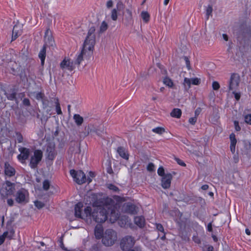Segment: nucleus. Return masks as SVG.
Returning <instances> with one entry per match:
<instances>
[{"mask_svg": "<svg viewBox=\"0 0 251 251\" xmlns=\"http://www.w3.org/2000/svg\"><path fill=\"white\" fill-rule=\"evenodd\" d=\"M8 235V231L4 232L3 234L0 236V245L2 244L4 241L6 236Z\"/></svg>", "mask_w": 251, "mask_h": 251, "instance_id": "40", "label": "nucleus"}, {"mask_svg": "<svg viewBox=\"0 0 251 251\" xmlns=\"http://www.w3.org/2000/svg\"><path fill=\"white\" fill-rule=\"evenodd\" d=\"M16 171L9 163L6 162L4 164V174L6 176L10 177L15 176Z\"/></svg>", "mask_w": 251, "mask_h": 251, "instance_id": "15", "label": "nucleus"}, {"mask_svg": "<svg viewBox=\"0 0 251 251\" xmlns=\"http://www.w3.org/2000/svg\"><path fill=\"white\" fill-rule=\"evenodd\" d=\"M16 184L5 180L0 186V196L1 200H5L14 195L16 191Z\"/></svg>", "mask_w": 251, "mask_h": 251, "instance_id": "3", "label": "nucleus"}, {"mask_svg": "<svg viewBox=\"0 0 251 251\" xmlns=\"http://www.w3.org/2000/svg\"><path fill=\"white\" fill-rule=\"evenodd\" d=\"M18 26L15 25L13 29L12 41L16 40L18 37L21 34V31L18 29Z\"/></svg>", "mask_w": 251, "mask_h": 251, "instance_id": "22", "label": "nucleus"}, {"mask_svg": "<svg viewBox=\"0 0 251 251\" xmlns=\"http://www.w3.org/2000/svg\"><path fill=\"white\" fill-rule=\"evenodd\" d=\"M94 232L96 238H102V236L104 233L102 226L100 225H98L96 226Z\"/></svg>", "mask_w": 251, "mask_h": 251, "instance_id": "17", "label": "nucleus"}, {"mask_svg": "<svg viewBox=\"0 0 251 251\" xmlns=\"http://www.w3.org/2000/svg\"><path fill=\"white\" fill-rule=\"evenodd\" d=\"M17 141L18 143H22L23 141V137L22 135L18 132L16 133Z\"/></svg>", "mask_w": 251, "mask_h": 251, "instance_id": "41", "label": "nucleus"}, {"mask_svg": "<svg viewBox=\"0 0 251 251\" xmlns=\"http://www.w3.org/2000/svg\"><path fill=\"white\" fill-rule=\"evenodd\" d=\"M46 55V45H44L41 50L40 51L38 56L41 61V64L43 65L44 64L45 59Z\"/></svg>", "mask_w": 251, "mask_h": 251, "instance_id": "19", "label": "nucleus"}, {"mask_svg": "<svg viewBox=\"0 0 251 251\" xmlns=\"http://www.w3.org/2000/svg\"><path fill=\"white\" fill-rule=\"evenodd\" d=\"M96 28L91 26L88 30L87 35L83 43L80 52L76 55L75 64L77 66L84 61H87L92 56L93 52L94 45L96 43Z\"/></svg>", "mask_w": 251, "mask_h": 251, "instance_id": "2", "label": "nucleus"}, {"mask_svg": "<svg viewBox=\"0 0 251 251\" xmlns=\"http://www.w3.org/2000/svg\"><path fill=\"white\" fill-rule=\"evenodd\" d=\"M154 165L152 163H150L147 166V170L150 172H152L154 170Z\"/></svg>", "mask_w": 251, "mask_h": 251, "instance_id": "49", "label": "nucleus"}, {"mask_svg": "<svg viewBox=\"0 0 251 251\" xmlns=\"http://www.w3.org/2000/svg\"><path fill=\"white\" fill-rule=\"evenodd\" d=\"M45 97L44 94L42 92H38L35 94V98L37 100H43Z\"/></svg>", "mask_w": 251, "mask_h": 251, "instance_id": "37", "label": "nucleus"}, {"mask_svg": "<svg viewBox=\"0 0 251 251\" xmlns=\"http://www.w3.org/2000/svg\"><path fill=\"white\" fill-rule=\"evenodd\" d=\"M170 115L172 117L179 118L181 115V110L178 108H174Z\"/></svg>", "mask_w": 251, "mask_h": 251, "instance_id": "24", "label": "nucleus"}, {"mask_svg": "<svg viewBox=\"0 0 251 251\" xmlns=\"http://www.w3.org/2000/svg\"><path fill=\"white\" fill-rule=\"evenodd\" d=\"M51 101L53 102L55 104V106L56 107V111L58 115H61L62 114L60 103L59 102V100L57 98H51Z\"/></svg>", "mask_w": 251, "mask_h": 251, "instance_id": "20", "label": "nucleus"}, {"mask_svg": "<svg viewBox=\"0 0 251 251\" xmlns=\"http://www.w3.org/2000/svg\"><path fill=\"white\" fill-rule=\"evenodd\" d=\"M245 121L246 123L251 125V114H248L245 116Z\"/></svg>", "mask_w": 251, "mask_h": 251, "instance_id": "45", "label": "nucleus"}, {"mask_svg": "<svg viewBox=\"0 0 251 251\" xmlns=\"http://www.w3.org/2000/svg\"><path fill=\"white\" fill-rule=\"evenodd\" d=\"M107 8L109 9L111 8L113 5V2L112 0H109L107 1L106 4Z\"/></svg>", "mask_w": 251, "mask_h": 251, "instance_id": "52", "label": "nucleus"}, {"mask_svg": "<svg viewBox=\"0 0 251 251\" xmlns=\"http://www.w3.org/2000/svg\"><path fill=\"white\" fill-rule=\"evenodd\" d=\"M207 230L209 232H211L212 231V226L211 223H210L208 224Z\"/></svg>", "mask_w": 251, "mask_h": 251, "instance_id": "61", "label": "nucleus"}, {"mask_svg": "<svg viewBox=\"0 0 251 251\" xmlns=\"http://www.w3.org/2000/svg\"><path fill=\"white\" fill-rule=\"evenodd\" d=\"M75 123L77 126H81L83 122V118L80 115L75 114L73 116Z\"/></svg>", "mask_w": 251, "mask_h": 251, "instance_id": "21", "label": "nucleus"}, {"mask_svg": "<svg viewBox=\"0 0 251 251\" xmlns=\"http://www.w3.org/2000/svg\"><path fill=\"white\" fill-rule=\"evenodd\" d=\"M117 152L119 155L123 159L128 160L129 158V154L128 151L125 148L122 147H119L117 148Z\"/></svg>", "mask_w": 251, "mask_h": 251, "instance_id": "16", "label": "nucleus"}, {"mask_svg": "<svg viewBox=\"0 0 251 251\" xmlns=\"http://www.w3.org/2000/svg\"><path fill=\"white\" fill-rule=\"evenodd\" d=\"M42 152L40 150H35L34 155L31 157L29 165L32 169L35 168L42 158Z\"/></svg>", "mask_w": 251, "mask_h": 251, "instance_id": "8", "label": "nucleus"}, {"mask_svg": "<svg viewBox=\"0 0 251 251\" xmlns=\"http://www.w3.org/2000/svg\"><path fill=\"white\" fill-rule=\"evenodd\" d=\"M212 88L214 90H218L220 88V84L217 81H214L212 83Z\"/></svg>", "mask_w": 251, "mask_h": 251, "instance_id": "46", "label": "nucleus"}, {"mask_svg": "<svg viewBox=\"0 0 251 251\" xmlns=\"http://www.w3.org/2000/svg\"><path fill=\"white\" fill-rule=\"evenodd\" d=\"M50 151H49V149H47V152H48V157L50 160H53L55 157V153L52 149L50 148Z\"/></svg>", "mask_w": 251, "mask_h": 251, "instance_id": "32", "label": "nucleus"}, {"mask_svg": "<svg viewBox=\"0 0 251 251\" xmlns=\"http://www.w3.org/2000/svg\"><path fill=\"white\" fill-rule=\"evenodd\" d=\"M191 83V79L188 78H184L183 85L186 90H188L190 88Z\"/></svg>", "mask_w": 251, "mask_h": 251, "instance_id": "28", "label": "nucleus"}, {"mask_svg": "<svg viewBox=\"0 0 251 251\" xmlns=\"http://www.w3.org/2000/svg\"><path fill=\"white\" fill-rule=\"evenodd\" d=\"M156 228L157 229L161 232L162 233H164V228L163 227V226H162V225L160 224H157L156 225Z\"/></svg>", "mask_w": 251, "mask_h": 251, "instance_id": "50", "label": "nucleus"}, {"mask_svg": "<svg viewBox=\"0 0 251 251\" xmlns=\"http://www.w3.org/2000/svg\"><path fill=\"white\" fill-rule=\"evenodd\" d=\"M240 77L237 74H232L229 83V90L236 91L239 86Z\"/></svg>", "mask_w": 251, "mask_h": 251, "instance_id": "10", "label": "nucleus"}, {"mask_svg": "<svg viewBox=\"0 0 251 251\" xmlns=\"http://www.w3.org/2000/svg\"><path fill=\"white\" fill-rule=\"evenodd\" d=\"M236 144H233V143H230V148L231 151L233 153H234L235 152V146H236Z\"/></svg>", "mask_w": 251, "mask_h": 251, "instance_id": "57", "label": "nucleus"}, {"mask_svg": "<svg viewBox=\"0 0 251 251\" xmlns=\"http://www.w3.org/2000/svg\"><path fill=\"white\" fill-rule=\"evenodd\" d=\"M27 193L24 189L18 190L15 195V201L18 203H25L27 202Z\"/></svg>", "mask_w": 251, "mask_h": 251, "instance_id": "9", "label": "nucleus"}, {"mask_svg": "<svg viewBox=\"0 0 251 251\" xmlns=\"http://www.w3.org/2000/svg\"><path fill=\"white\" fill-rule=\"evenodd\" d=\"M107 187L113 192H118L119 191V189L116 186L112 184H107Z\"/></svg>", "mask_w": 251, "mask_h": 251, "instance_id": "36", "label": "nucleus"}, {"mask_svg": "<svg viewBox=\"0 0 251 251\" xmlns=\"http://www.w3.org/2000/svg\"><path fill=\"white\" fill-rule=\"evenodd\" d=\"M197 121V118L196 117H191L189 119V123L192 125H194Z\"/></svg>", "mask_w": 251, "mask_h": 251, "instance_id": "48", "label": "nucleus"}, {"mask_svg": "<svg viewBox=\"0 0 251 251\" xmlns=\"http://www.w3.org/2000/svg\"><path fill=\"white\" fill-rule=\"evenodd\" d=\"M117 240L116 231L112 229H108L104 232L102 239L103 245L109 247L112 246Z\"/></svg>", "mask_w": 251, "mask_h": 251, "instance_id": "4", "label": "nucleus"}, {"mask_svg": "<svg viewBox=\"0 0 251 251\" xmlns=\"http://www.w3.org/2000/svg\"><path fill=\"white\" fill-rule=\"evenodd\" d=\"M157 174L159 176H165V171L164 169L162 166H160L157 170Z\"/></svg>", "mask_w": 251, "mask_h": 251, "instance_id": "39", "label": "nucleus"}, {"mask_svg": "<svg viewBox=\"0 0 251 251\" xmlns=\"http://www.w3.org/2000/svg\"><path fill=\"white\" fill-rule=\"evenodd\" d=\"M135 240L134 238L129 235L123 237L120 241V247L123 251H125L132 248L135 244Z\"/></svg>", "mask_w": 251, "mask_h": 251, "instance_id": "6", "label": "nucleus"}, {"mask_svg": "<svg viewBox=\"0 0 251 251\" xmlns=\"http://www.w3.org/2000/svg\"><path fill=\"white\" fill-rule=\"evenodd\" d=\"M85 129L87 130L88 134L89 133H97V130L95 128L94 126L92 125H89L87 127H85Z\"/></svg>", "mask_w": 251, "mask_h": 251, "instance_id": "29", "label": "nucleus"}, {"mask_svg": "<svg viewBox=\"0 0 251 251\" xmlns=\"http://www.w3.org/2000/svg\"><path fill=\"white\" fill-rule=\"evenodd\" d=\"M123 208L125 212L130 214H135L138 212V207L130 202L125 203Z\"/></svg>", "mask_w": 251, "mask_h": 251, "instance_id": "11", "label": "nucleus"}, {"mask_svg": "<svg viewBox=\"0 0 251 251\" xmlns=\"http://www.w3.org/2000/svg\"><path fill=\"white\" fill-rule=\"evenodd\" d=\"M152 131L159 134H162L165 132V129L161 127H157L153 128Z\"/></svg>", "mask_w": 251, "mask_h": 251, "instance_id": "35", "label": "nucleus"}, {"mask_svg": "<svg viewBox=\"0 0 251 251\" xmlns=\"http://www.w3.org/2000/svg\"><path fill=\"white\" fill-rule=\"evenodd\" d=\"M140 16L145 23H147L149 22L150 19V15L147 11H142Z\"/></svg>", "mask_w": 251, "mask_h": 251, "instance_id": "23", "label": "nucleus"}, {"mask_svg": "<svg viewBox=\"0 0 251 251\" xmlns=\"http://www.w3.org/2000/svg\"><path fill=\"white\" fill-rule=\"evenodd\" d=\"M163 83L166 85L168 86L169 87H172L174 83L172 80L169 77H165L163 79Z\"/></svg>", "mask_w": 251, "mask_h": 251, "instance_id": "30", "label": "nucleus"}, {"mask_svg": "<svg viewBox=\"0 0 251 251\" xmlns=\"http://www.w3.org/2000/svg\"><path fill=\"white\" fill-rule=\"evenodd\" d=\"M191 83L193 85H199L200 83V79L197 77L191 79Z\"/></svg>", "mask_w": 251, "mask_h": 251, "instance_id": "43", "label": "nucleus"}, {"mask_svg": "<svg viewBox=\"0 0 251 251\" xmlns=\"http://www.w3.org/2000/svg\"><path fill=\"white\" fill-rule=\"evenodd\" d=\"M108 24L105 21H103L100 26L99 32L100 34L104 32L108 28Z\"/></svg>", "mask_w": 251, "mask_h": 251, "instance_id": "26", "label": "nucleus"}, {"mask_svg": "<svg viewBox=\"0 0 251 251\" xmlns=\"http://www.w3.org/2000/svg\"><path fill=\"white\" fill-rule=\"evenodd\" d=\"M176 160L177 162L178 163V164H179L180 165H181L182 166H185V164L180 159L177 158V159H176Z\"/></svg>", "mask_w": 251, "mask_h": 251, "instance_id": "60", "label": "nucleus"}, {"mask_svg": "<svg viewBox=\"0 0 251 251\" xmlns=\"http://www.w3.org/2000/svg\"><path fill=\"white\" fill-rule=\"evenodd\" d=\"M111 18L113 21H116L118 19V11L115 8L111 12Z\"/></svg>", "mask_w": 251, "mask_h": 251, "instance_id": "31", "label": "nucleus"}, {"mask_svg": "<svg viewBox=\"0 0 251 251\" xmlns=\"http://www.w3.org/2000/svg\"><path fill=\"white\" fill-rule=\"evenodd\" d=\"M236 91H232V93L234 94V97L237 100H238L240 98V94L235 93Z\"/></svg>", "mask_w": 251, "mask_h": 251, "instance_id": "59", "label": "nucleus"}, {"mask_svg": "<svg viewBox=\"0 0 251 251\" xmlns=\"http://www.w3.org/2000/svg\"><path fill=\"white\" fill-rule=\"evenodd\" d=\"M108 204H104L101 206L98 201H95L94 203L93 209L87 206L84 210V212L81 213V208L83 204L78 202L75 207V214L76 217L85 219L88 217H92L97 223H101L104 222L107 219L108 215L111 223H114L119 217V214L117 209L116 206L114 201L110 199Z\"/></svg>", "mask_w": 251, "mask_h": 251, "instance_id": "1", "label": "nucleus"}, {"mask_svg": "<svg viewBox=\"0 0 251 251\" xmlns=\"http://www.w3.org/2000/svg\"><path fill=\"white\" fill-rule=\"evenodd\" d=\"M172 178V175L170 173L166 174L162 177L161 185L164 189H168L170 188Z\"/></svg>", "mask_w": 251, "mask_h": 251, "instance_id": "12", "label": "nucleus"}, {"mask_svg": "<svg viewBox=\"0 0 251 251\" xmlns=\"http://www.w3.org/2000/svg\"><path fill=\"white\" fill-rule=\"evenodd\" d=\"M135 224L140 227H143L145 224V220L143 216H137L134 218Z\"/></svg>", "mask_w": 251, "mask_h": 251, "instance_id": "18", "label": "nucleus"}, {"mask_svg": "<svg viewBox=\"0 0 251 251\" xmlns=\"http://www.w3.org/2000/svg\"><path fill=\"white\" fill-rule=\"evenodd\" d=\"M201 111V109L200 107H198L196 109V110L195 111V117H196L197 118L198 116L200 115Z\"/></svg>", "mask_w": 251, "mask_h": 251, "instance_id": "54", "label": "nucleus"}, {"mask_svg": "<svg viewBox=\"0 0 251 251\" xmlns=\"http://www.w3.org/2000/svg\"><path fill=\"white\" fill-rule=\"evenodd\" d=\"M42 101L43 105V108L44 109H47V113H49L50 111V108L52 107L50 105V101L48 100L45 99H44ZM50 102H52L50 101Z\"/></svg>", "mask_w": 251, "mask_h": 251, "instance_id": "25", "label": "nucleus"}, {"mask_svg": "<svg viewBox=\"0 0 251 251\" xmlns=\"http://www.w3.org/2000/svg\"><path fill=\"white\" fill-rule=\"evenodd\" d=\"M126 12H127V14H128V18L129 20H131L132 18V12L130 10H129V9H126Z\"/></svg>", "mask_w": 251, "mask_h": 251, "instance_id": "55", "label": "nucleus"}, {"mask_svg": "<svg viewBox=\"0 0 251 251\" xmlns=\"http://www.w3.org/2000/svg\"><path fill=\"white\" fill-rule=\"evenodd\" d=\"M14 232L13 231H10L8 232V235L6 236V238H8L9 239H11L14 235Z\"/></svg>", "mask_w": 251, "mask_h": 251, "instance_id": "56", "label": "nucleus"}, {"mask_svg": "<svg viewBox=\"0 0 251 251\" xmlns=\"http://www.w3.org/2000/svg\"><path fill=\"white\" fill-rule=\"evenodd\" d=\"M7 202L9 206H12L14 204V201L12 199H7Z\"/></svg>", "mask_w": 251, "mask_h": 251, "instance_id": "58", "label": "nucleus"}, {"mask_svg": "<svg viewBox=\"0 0 251 251\" xmlns=\"http://www.w3.org/2000/svg\"><path fill=\"white\" fill-rule=\"evenodd\" d=\"M234 125L235 126V130L237 131H240L241 129V128L239 125V123L238 121H235L234 122Z\"/></svg>", "mask_w": 251, "mask_h": 251, "instance_id": "53", "label": "nucleus"}, {"mask_svg": "<svg viewBox=\"0 0 251 251\" xmlns=\"http://www.w3.org/2000/svg\"><path fill=\"white\" fill-rule=\"evenodd\" d=\"M230 140V143L236 144L237 141L235 138V135L234 133H231L229 136Z\"/></svg>", "mask_w": 251, "mask_h": 251, "instance_id": "44", "label": "nucleus"}, {"mask_svg": "<svg viewBox=\"0 0 251 251\" xmlns=\"http://www.w3.org/2000/svg\"><path fill=\"white\" fill-rule=\"evenodd\" d=\"M95 175L94 172H89V176L88 177H89L90 178H93L95 177Z\"/></svg>", "mask_w": 251, "mask_h": 251, "instance_id": "63", "label": "nucleus"}, {"mask_svg": "<svg viewBox=\"0 0 251 251\" xmlns=\"http://www.w3.org/2000/svg\"><path fill=\"white\" fill-rule=\"evenodd\" d=\"M75 61L73 62L68 57H65L60 64V67L63 71H72L75 68Z\"/></svg>", "mask_w": 251, "mask_h": 251, "instance_id": "7", "label": "nucleus"}, {"mask_svg": "<svg viewBox=\"0 0 251 251\" xmlns=\"http://www.w3.org/2000/svg\"><path fill=\"white\" fill-rule=\"evenodd\" d=\"M23 103L24 105L29 106L30 105V102L29 99L25 98L23 100Z\"/></svg>", "mask_w": 251, "mask_h": 251, "instance_id": "51", "label": "nucleus"}, {"mask_svg": "<svg viewBox=\"0 0 251 251\" xmlns=\"http://www.w3.org/2000/svg\"><path fill=\"white\" fill-rule=\"evenodd\" d=\"M50 183L49 180L46 179L43 182V188L44 190L47 191L50 188Z\"/></svg>", "mask_w": 251, "mask_h": 251, "instance_id": "33", "label": "nucleus"}, {"mask_svg": "<svg viewBox=\"0 0 251 251\" xmlns=\"http://www.w3.org/2000/svg\"><path fill=\"white\" fill-rule=\"evenodd\" d=\"M213 11V8L211 5H209L206 9V19L208 20L210 16L211 15Z\"/></svg>", "mask_w": 251, "mask_h": 251, "instance_id": "34", "label": "nucleus"}, {"mask_svg": "<svg viewBox=\"0 0 251 251\" xmlns=\"http://www.w3.org/2000/svg\"><path fill=\"white\" fill-rule=\"evenodd\" d=\"M44 40L46 46L48 45L49 46L53 47L55 45L54 40L49 28H47L46 30Z\"/></svg>", "mask_w": 251, "mask_h": 251, "instance_id": "13", "label": "nucleus"}, {"mask_svg": "<svg viewBox=\"0 0 251 251\" xmlns=\"http://www.w3.org/2000/svg\"><path fill=\"white\" fill-rule=\"evenodd\" d=\"M106 171L108 173L111 174L113 173V171L112 169V168L110 166H109L108 167H107Z\"/></svg>", "mask_w": 251, "mask_h": 251, "instance_id": "62", "label": "nucleus"}, {"mask_svg": "<svg viewBox=\"0 0 251 251\" xmlns=\"http://www.w3.org/2000/svg\"><path fill=\"white\" fill-rule=\"evenodd\" d=\"M184 60L186 63V67L188 70L191 69L190 63L189 58L187 56L184 57Z\"/></svg>", "mask_w": 251, "mask_h": 251, "instance_id": "47", "label": "nucleus"}, {"mask_svg": "<svg viewBox=\"0 0 251 251\" xmlns=\"http://www.w3.org/2000/svg\"><path fill=\"white\" fill-rule=\"evenodd\" d=\"M16 93L15 92H13L7 95V98L8 100H15L16 99Z\"/></svg>", "mask_w": 251, "mask_h": 251, "instance_id": "42", "label": "nucleus"}, {"mask_svg": "<svg viewBox=\"0 0 251 251\" xmlns=\"http://www.w3.org/2000/svg\"><path fill=\"white\" fill-rule=\"evenodd\" d=\"M70 174L74 181L78 184H82L86 182L90 183L92 181V178L89 177L86 178L84 173L81 170L75 171L74 170H71Z\"/></svg>", "mask_w": 251, "mask_h": 251, "instance_id": "5", "label": "nucleus"}, {"mask_svg": "<svg viewBox=\"0 0 251 251\" xmlns=\"http://www.w3.org/2000/svg\"><path fill=\"white\" fill-rule=\"evenodd\" d=\"M125 7V5L122 1V0H119L117 2L116 4V8H115V9L118 11H121L124 10Z\"/></svg>", "mask_w": 251, "mask_h": 251, "instance_id": "27", "label": "nucleus"}, {"mask_svg": "<svg viewBox=\"0 0 251 251\" xmlns=\"http://www.w3.org/2000/svg\"><path fill=\"white\" fill-rule=\"evenodd\" d=\"M34 204L38 209H41L45 206V204L43 202L38 201H35Z\"/></svg>", "mask_w": 251, "mask_h": 251, "instance_id": "38", "label": "nucleus"}, {"mask_svg": "<svg viewBox=\"0 0 251 251\" xmlns=\"http://www.w3.org/2000/svg\"><path fill=\"white\" fill-rule=\"evenodd\" d=\"M19 151L21 153L18 155V158L22 162H23L28 158L30 153L29 150L26 148L21 147L19 149Z\"/></svg>", "mask_w": 251, "mask_h": 251, "instance_id": "14", "label": "nucleus"}, {"mask_svg": "<svg viewBox=\"0 0 251 251\" xmlns=\"http://www.w3.org/2000/svg\"><path fill=\"white\" fill-rule=\"evenodd\" d=\"M206 251H214V248L212 246H209L207 248Z\"/></svg>", "mask_w": 251, "mask_h": 251, "instance_id": "64", "label": "nucleus"}]
</instances>
